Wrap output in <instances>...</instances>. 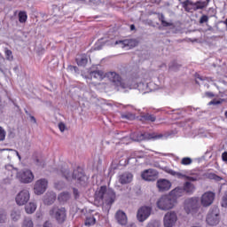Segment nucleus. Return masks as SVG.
I'll return each mask as SVG.
<instances>
[{
	"label": "nucleus",
	"instance_id": "obj_42",
	"mask_svg": "<svg viewBox=\"0 0 227 227\" xmlns=\"http://www.w3.org/2000/svg\"><path fill=\"white\" fill-rule=\"evenodd\" d=\"M54 200H56V195L53 193V194H51V200H49L48 199H44V202L47 205H52V203H54Z\"/></svg>",
	"mask_w": 227,
	"mask_h": 227
},
{
	"label": "nucleus",
	"instance_id": "obj_4",
	"mask_svg": "<svg viewBox=\"0 0 227 227\" xmlns=\"http://www.w3.org/2000/svg\"><path fill=\"white\" fill-rule=\"evenodd\" d=\"M168 175L172 176H176L179 180H188L189 182H198L201 180V176L198 173H194L191 170H182L180 172H176L171 168L166 170Z\"/></svg>",
	"mask_w": 227,
	"mask_h": 227
},
{
	"label": "nucleus",
	"instance_id": "obj_24",
	"mask_svg": "<svg viewBox=\"0 0 227 227\" xmlns=\"http://www.w3.org/2000/svg\"><path fill=\"white\" fill-rule=\"evenodd\" d=\"M116 221L119 223V224H121V226H125L127 224V215H125L122 211H117L116 215Z\"/></svg>",
	"mask_w": 227,
	"mask_h": 227
},
{
	"label": "nucleus",
	"instance_id": "obj_54",
	"mask_svg": "<svg viewBox=\"0 0 227 227\" xmlns=\"http://www.w3.org/2000/svg\"><path fill=\"white\" fill-rule=\"evenodd\" d=\"M36 165L37 166H42V167L44 166L43 161H40V160H38V159H36Z\"/></svg>",
	"mask_w": 227,
	"mask_h": 227
},
{
	"label": "nucleus",
	"instance_id": "obj_7",
	"mask_svg": "<svg viewBox=\"0 0 227 227\" xmlns=\"http://www.w3.org/2000/svg\"><path fill=\"white\" fill-rule=\"evenodd\" d=\"M185 214H196L200 210V199L198 197L188 198L184 202Z\"/></svg>",
	"mask_w": 227,
	"mask_h": 227
},
{
	"label": "nucleus",
	"instance_id": "obj_27",
	"mask_svg": "<svg viewBox=\"0 0 227 227\" xmlns=\"http://www.w3.org/2000/svg\"><path fill=\"white\" fill-rule=\"evenodd\" d=\"M70 198H71V196L68 192H61L58 196V200H59V203H62V204H65V203H67V201L70 200Z\"/></svg>",
	"mask_w": 227,
	"mask_h": 227
},
{
	"label": "nucleus",
	"instance_id": "obj_56",
	"mask_svg": "<svg viewBox=\"0 0 227 227\" xmlns=\"http://www.w3.org/2000/svg\"><path fill=\"white\" fill-rule=\"evenodd\" d=\"M130 30H131V31L136 30V26H135V25H130Z\"/></svg>",
	"mask_w": 227,
	"mask_h": 227
},
{
	"label": "nucleus",
	"instance_id": "obj_48",
	"mask_svg": "<svg viewBox=\"0 0 227 227\" xmlns=\"http://www.w3.org/2000/svg\"><path fill=\"white\" fill-rule=\"evenodd\" d=\"M221 104V100H212L208 103V106H219Z\"/></svg>",
	"mask_w": 227,
	"mask_h": 227
},
{
	"label": "nucleus",
	"instance_id": "obj_55",
	"mask_svg": "<svg viewBox=\"0 0 227 227\" xmlns=\"http://www.w3.org/2000/svg\"><path fill=\"white\" fill-rule=\"evenodd\" d=\"M14 152H15L17 157L19 158V160H21L22 157H20V154L19 153V151L14 150Z\"/></svg>",
	"mask_w": 227,
	"mask_h": 227
},
{
	"label": "nucleus",
	"instance_id": "obj_59",
	"mask_svg": "<svg viewBox=\"0 0 227 227\" xmlns=\"http://www.w3.org/2000/svg\"><path fill=\"white\" fill-rule=\"evenodd\" d=\"M25 113H26V114H27V116H29V114H29V112H27V110H26Z\"/></svg>",
	"mask_w": 227,
	"mask_h": 227
},
{
	"label": "nucleus",
	"instance_id": "obj_2",
	"mask_svg": "<svg viewBox=\"0 0 227 227\" xmlns=\"http://www.w3.org/2000/svg\"><path fill=\"white\" fill-rule=\"evenodd\" d=\"M62 175L67 182H74L80 185H85L88 181V177L84 175V172H82L81 168L74 169L72 173L70 172V169L64 168L62 170Z\"/></svg>",
	"mask_w": 227,
	"mask_h": 227
},
{
	"label": "nucleus",
	"instance_id": "obj_14",
	"mask_svg": "<svg viewBox=\"0 0 227 227\" xmlns=\"http://www.w3.org/2000/svg\"><path fill=\"white\" fill-rule=\"evenodd\" d=\"M141 176L145 182H155L159 177V172L153 168L145 169L142 172Z\"/></svg>",
	"mask_w": 227,
	"mask_h": 227
},
{
	"label": "nucleus",
	"instance_id": "obj_16",
	"mask_svg": "<svg viewBox=\"0 0 227 227\" xmlns=\"http://www.w3.org/2000/svg\"><path fill=\"white\" fill-rule=\"evenodd\" d=\"M152 215V207L144 206L140 207L137 211V217L140 223L146 221L147 218Z\"/></svg>",
	"mask_w": 227,
	"mask_h": 227
},
{
	"label": "nucleus",
	"instance_id": "obj_57",
	"mask_svg": "<svg viewBox=\"0 0 227 227\" xmlns=\"http://www.w3.org/2000/svg\"><path fill=\"white\" fill-rule=\"evenodd\" d=\"M207 31H212V32H214V27H212L208 26V27H207Z\"/></svg>",
	"mask_w": 227,
	"mask_h": 227
},
{
	"label": "nucleus",
	"instance_id": "obj_13",
	"mask_svg": "<svg viewBox=\"0 0 227 227\" xmlns=\"http://www.w3.org/2000/svg\"><path fill=\"white\" fill-rule=\"evenodd\" d=\"M206 221L209 226H216V224H219V209L214 208L210 210Z\"/></svg>",
	"mask_w": 227,
	"mask_h": 227
},
{
	"label": "nucleus",
	"instance_id": "obj_43",
	"mask_svg": "<svg viewBox=\"0 0 227 227\" xmlns=\"http://www.w3.org/2000/svg\"><path fill=\"white\" fill-rule=\"evenodd\" d=\"M146 227H160V223L157 221H152L146 225Z\"/></svg>",
	"mask_w": 227,
	"mask_h": 227
},
{
	"label": "nucleus",
	"instance_id": "obj_9",
	"mask_svg": "<svg viewBox=\"0 0 227 227\" xmlns=\"http://www.w3.org/2000/svg\"><path fill=\"white\" fill-rule=\"evenodd\" d=\"M50 215L54 217L59 224H62L64 221H67V209L65 207H54L50 210Z\"/></svg>",
	"mask_w": 227,
	"mask_h": 227
},
{
	"label": "nucleus",
	"instance_id": "obj_3",
	"mask_svg": "<svg viewBox=\"0 0 227 227\" xmlns=\"http://www.w3.org/2000/svg\"><path fill=\"white\" fill-rule=\"evenodd\" d=\"M96 198L101 200L106 206V208H111V205L116 200V193L112 189H107V186H101L99 191L96 192Z\"/></svg>",
	"mask_w": 227,
	"mask_h": 227
},
{
	"label": "nucleus",
	"instance_id": "obj_36",
	"mask_svg": "<svg viewBox=\"0 0 227 227\" xmlns=\"http://www.w3.org/2000/svg\"><path fill=\"white\" fill-rule=\"evenodd\" d=\"M22 227H34L33 220H31V218H25Z\"/></svg>",
	"mask_w": 227,
	"mask_h": 227
},
{
	"label": "nucleus",
	"instance_id": "obj_51",
	"mask_svg": "<svg viewBox=\"0 0 227 227\" xmlns=\"http://www.w3.org/2000/svg\"><path fill=\"white\" fill-rule=\"evenodd\" d=\"M222 159L223 162H227V152L223 153Z\"/></svg>",
	"mask_w": 227,
	"mask_h": 227
},
{
	"label": "nucleus",
	"instance_id": "obj_53",
	"mask_svg": "<svg viewBox=\"0 0 227 227\" xmlns=\"http://www.w3.org/2000/svg\"><path fill=\"white\" fill-rule=\"evenodd\" d=\"M28 116L30 118V121H32L33 123H36V118H35V116H33L31 114H29Z\"/></svg>",
	"mask_w": 227,
	"mask_h": 227
},
{
	"label": "nucleus",
	"instance_id": "obj_8",
	"mask_svg": "<svg viewBox=\"0 0 227 227\" xmlns=\"http://www.w3.org/2000/svg\"><path fill=\"white\" fill-rule=\"evenodd\" d=\"M156 205L160 210H171V208H175V205H176V203L168 194L161 196L158 200Z\"/></svg>",
	"mask_w": 227,
	"mask_h": 227
},
{
	"label": "nucleus",
	"instance_id": "obj_18",
	"mask_svg": "<svg viewBox=\"0 0 227 227\" xmlns=\"http://www.w3.org/2000/svg\"><path fill=\"white\" fill-rule=\"evenodd\" d=\"M127 90H138L140 93H148V83L139 82V83H130L127 85Z\"/></svg>",
	"mask_w": 227,
	"mask_h": 227
},
{
	"label": "nucleus",
	"instance_id": "obj_35",
	"mask_svg": "<svg viewBox=\"0 0 227 227\" xmlns=\"http://www.w3.org/2000/svg\"><path fill=\"white\" fill-rule=\"evenodd\" d=\"M114 45H120V47L121 49H125V47H127V45H129V40H120V41H116Z\"/></svg>",
	"mask_w": 227,
	"mask_h": 227
},
{
	"label": "nucleus",
	"instance_id": "obj_49",
	"mask_svg": "<svg viewBox=\"0 0 227 227\" xmlns=\"http://www.w3.org/2000/svg\"><path fill=\"white\" fill-rule=\"evenodd\" d=\"M59 129L60 132H65V129H67V126H65V123L60 122V123H59Z\"/></svg>",
	"mask_w": 227,
	"mask_h": 227
},
{
	"label": "nucleus",
	"instance_id": "obj_38",
	"mask_svg": "<svg viewBox=\"0 0 227 227\" xmlns=\"http://www.w3.org/2000/svg\"><path fill=\"white\" fill-rule=\"evenodd\" d=\"M180 67H182L181 65H178V63L176 62H171L168 66L169 70H174L176 71L178 70V68H180Z\"/></svg>",
	"mask_w": 227,
	"mask_h": 227
},
{
	"label": "nucleus",
	"instance_id": "obj_17",
	"mask_svg": "<svg viewBox=\"0 0 227 227\" xmlns=\"http://www.w3.org/2000/svg\"><path fill=\"white\" fill-rule=\"evenodd\" d=\"M30 194L29 191L22 190L16 196V203L21 207L22 205H26L27 201H29Z\"/></svg>",
	"mask_w": 227,
	"mask_h": 227
},
{
	"label": "nucleus",
	"instance_id": "obj_15",
	"mask_svg": "<svg viewBox=\"0 0 227 227\" xmlns=\"http://www.w3.org/2000/svg\"><path fill=\"white\" fill-rule=\"evenodd\" d=\"M215 200V192H206L200 197V203L202 207H210Z\"/></svg>",
	"mask_w": 227,
	"mask_h": 227
},
{
	"label": "nucleus",
	"instance_id": "obj_31",
	"mask_svg": "<svg viewBox=\"0 0 227 227\" xmlns=\"http://www.w3.org/2000/svg\"><path fill=\"white\" fill-rule=\"evenodd\" d=\"M8 221L6 212L3 209H0V224H4Z\"/></svg>",
	"mask_w": 227,
	"mask_h": 227
},
{
	"label": "nucleus",
	"instance_id": "obj_30",
	"mask_svg": "<svg viewBox=\"0 0 227 227\" xmlns=\"http://www.w3.org/2000/svg\"><path fill=\"white\" fill-rule=\"evenodd\" d=\"M97 223L95 216H88L85 219V226H93Z\"/></svg>",
	"mask_w": 227,
	"mask_h": 227
},
{
	"label": "nucleus",
	"instance_id": "obj_44",
	"mask_svg": "<svg viewBox=\"0 0 227 227\" xmlns=\"http://www.w3.org/2000/svg\"><path fill=\"white\" fill-rule=\"evenodd\" d=\"M222 207H223L224 208H226L227 207V192H225L222 198Z\"/></svg>",
	"mask_w": 227,
	"mask_h": 227
},
{
	"label": "nucleus",
	"instance_id": "obj_46",
	"mask_svg": "<svg viewBox=\"0 0 227 227\" xmlns=\"http://www.w3.org/2000/svg\"><path fill=\"white\" fill-rule=\"evenodd\" d=\"M73 194L74 196V200H79L81 193L79 192V190H77L76 188L73 189Z\"/></svg>",
	"mask_w": 227,
	"mask_h": 227
},
{
	"label": "nucleus",
	"instance_id": "obj_19",
	"mask_svg": "<svg viewBox=\"0 0 227 227\" xmlns=\"http://www.w3.org/2000/svg\"><path fill=\"white\" fill-rule=\"evenodd\" d=\"M185 193L184 189L180 186L176 187L172 191L169 192L168 195L174 200L176 203H177L178 198H182Z\"/></svg>",
	"mask_w": 227,
	"mask_h": 227
},
{
	"label": "nucleus",
	"instance_id": "obj_62",
	"mask_svg": "<svg viewBox=\"0 0 227 227\" xmlns=\"http://www.w3.org/2000/svg\"><path fill=\"white\" fill-rule=\"evenodd\" d=\"M225 114V118H227V111L225 112V114Z\"/></svg>",
	"mask_w": 227,
	"mask_h": 227
},
{
	"label": "nucleus",
	"instance_id": "obj_39",
	"mask_svg": "<svg viewBox=\"0 0 227 227\" xmlns=\"http://www.w3.org/2000/svg\"><path fill=\"white\" fill-rule=\"evenodd\" d=\"M122 120H134L135 116L131 113H126L121 114Z\"/></svg>",
	"mask_w": 227,
	"mask_h": 227
},
{
	"label": "nucleus",
	"instance_id": "obj_34",
	"mask_svg": "<svg viewBox=\"0 0 227 227\" xmlns=\"http://www.w3.org/2000/svg\"><path fill=\"white\" fill-rule=\"evenodd\" d=\"M19 20L21 23L26 22V20H27V14L26 13V12H20L19 13Z\"/></svg>",
	"mask_w": 227,
	"mask_h": 227
},
{
	"label": "nucleus",
	"instance_id": "obj_50",
	"mask_svg": "<svg viewBox=\"0 0 227 227\" xmlns=\"http://www.w3.org/2000/svg\"><path fill=\"white\" fill-rule=\"evenodd\" d=\"M161 23L163 26H169V23H168L166 20H164V15H161Z\"/></svg>",
	"mask_w": 227,
	"mask_h": 227
},
{
	"label": "nucleus",
	"instance_id": "obj_52",
	"mask_svg": "<svg viewBox=\"0 0 227 227\" xmlns=\"http://www.w3.org/2000/svg\"><path fill=\"white\" fill-rule=\"evenodd\" d=\"M205 95H206V97H208L209 98H213V97H215V95H214V93H212V92H206Z\"/></svg>",
	"mask_w": 227,
	"mask_h": 227
},
{
	"label": "nucleus",
	"instance_id": "obj_40",
	"mask_svg": "<svg viewBox=\"0 0 227 227\" xmlns=\"http://www.w3.org/2000/svg\"><path fill=\"white\" fill-rule=\"evenodd\" d=\"M6 138V130L3 129V127H0V141H4Z\"/></svg>",
	"mask_w": 227,
	"mask_h": 227
},
{
	"label": "nucleus",
	"instance_id": "obj_32",
	"mask_svg": "<svg viewBox=\"0 0 227 227\" xmlns=\"http://www.w3.org/2000/svg\"><path fill=\"white\" fill-rule=\"evenodd\" d=\"M11 217H12V221H19V219H20V211H19V210L12 211Z\"/></svg>",
	"mask_w": 227,
	"mask_h": 227
},
{
	"label": "nucleus",
	"instance_id": "obj_45",
	"mask_svg": "<svg viewBox=\"0 0 227 227\" xmlns=\"http://www.w3.org/2000/svg\"><path fill=\"white\" fill-rule=\"evenodd\" d=\"M200 24H205L207 22H208V16L207 15H202L200 19Z\"/></svg>",
	"mask_w": 227,
	"mask_h": 227
},
{
	"label": "nucleus",
	"instance_id": "obj_26",
	"mask_svg": "<svg viewBox=\"0 0 227 227\" xmlns=\"http://www.w3.org/2000/svg\"><path fill=\"white\" fill-rule=\"evenodd\" d=\"M155 120H157V117H155V115L150 114H144L140 115V117H139V121H143V122H145V121L153 122V121H155Z\"/></svg>",
	"mask_w": 227,
	"mask_h": 227
},
{
	"label": "nucleus",
	"instance_id": "obj_25",
	"mask_svg": "<svg viewBox=\"0 0 227 227\" xmlns=\"http://www.w3.org/2000/svg\"><path fill=\"white\" fill-rule=\"evenodd\" d=\"M78 67H86L88 65V55L82 54L79 55L75 59Z\"/></svg>",
	"mask_w": 227,
	"mask_h": 227
},
{
	"label": "nucleus",
	"instance_id": "obj_23",
	"mask_svg": "<svg viewBox=\"0 0 227 227\" xmlns=\"http://www.w3.org/2000/svg\"><path fill=\"white\" fill-rule=\"evenodd\" d=\"M133 176L131 173H124L119 176V182L122 185H125L126 184H130L132 182Z\"/></svg>",
	"mask_w": 227,
	"mask_h": 227
},
{
	"label": "nucleus",
	"instance_id": "obj_10",
	"mask_svg": "<svg viewBox=\"0 0 227 227\" xmlns=\"http://www.w3.org/2000/svg\"><path fill=\"white\" fill-rule=\"evenodd\" d=\"M106 77L114 84V86L120 87L122 90H127L129 83L121 81V76L116 74V72H108L106 74Z\"/></svg>",
	"mask_w": 227,
	"mask_h": 227
},
{
	"label": "nucleus",
	"instance_id": "obj_33",
	"mask_svg": "<svg viewBox=\"0 0 227 227\" xmlns=\"http://www.w3.org/2000/svg\"><path fill=\"white\" fill-rule=\"evenodd\" d=\"M181 164L183 166H191V164H192V159L190 157H184L181 160Z\"/></svg>",
	"mask_w": 227,
	"mask_h": 227
},
{
	"label": "nucleus",
	"instance_id": "obj_37",
	"mask_svg": "<svg viewBox=\"0 0 227 227\" xmlns=\"http://www.w3.org/2000/svg\"><path fill=\"white\" fill-rule=\"evenodd\" d=\"M5 57L8 61H13V52L11 50L5 49Z\"/></svg>",
	"mask_w": 227,
	"mask_h": 227
},
{
	"label": "nucleus",
	"instance_id": "obj_41",
	"mask_svg": "<svg viewBox=\"0 0 227 227\" xmlns=\"http://www.w3.org/2000/svg\"><path fill=\"white\" fill-rule=\"evenodd\" d=\"M131 142H132L131 137H122V138L121 139V143L122 145H129V144L131 143Z\"/></svg>",
	"mask_w": 227,
	"mask_h": 227
},
{
	"label": "nucleus",
	"instance_id": "obj_11",
	"mask_svg": "<svg viewBox=\"0 0 227 227\" xmlns=\"http://www.w3.org/2000/svg\"><path fill=\"white\" fill-rule=\"evenodd\" d=\"M178 221V215L175 211L167 212L163 217V225L165 227H173Z\"/></svg>",
	"mask_w": 227,
	"mask_h": 227
},
{
	"label": "nucleus",
	"instance_id": "obj_47",
	"mask_svg": "<svg viewBox=\"0 0 227 227\" xmlns=\"http://www.w3.org/2000/svg\"><path fill=\"white\" fill-rule=\"evenodd\" d=\"M67 70L69 72H77V70H79V69L77 68V67L70 65V66L67 67Z\"/></svg>",
	"mask_w": 227,
	"mask_h": 227
},
{
	"label": "nucleus",
	"instance_id": "obj_22",
	"mask_svg": "<svg viewBox=\"0 0 227 227\" xmlns=\"http://www.w3.org/2000/svg\"><path fill=\"white\" fill-rule=\"evenodd\" d=\"M90 79H95L96 81H103L105 77H106L104 71L95 70L90 73Z\"/></svg>",
	"mask_w": 227,
	"mask_h": 227
},
{
	"label": "nucleus",
	"instance_id": "obj_5",
	"mask_svg": "<svg viewBox=\"0 0 227 227\" xmlns=\"http://www.w3.org/2000/svg\"><path fill=\"white\" fill-rule=\"evenodd\" d=\"M180 4H182L184 12H187V13H192L193 12H198V10H203V8H207L208 6V0L207 1H197L192 2V0H186L184 2H182V0H179Z\"/></svg>",
	"mask_w": 227,
	"mask_h": 227
},
{
	"label": "nucleus",
	"instance_id": "obj_61",
	"mask_svg": "<svg viewBox=\"0 0 227 227\" xmlns=\"http://www.w3.org/2000/svg\"><path fill=\"white\" fill-rule=\"evenodd\" d=\"M130 161V158L127 159V164H129V162Z\"/></svg>",
	"mask_w": 227,
	"mask_h": 227
},
{
	"label": "nucleus",
	"instance_id": "obj_12",
	"mask_svg": "<svg viewBox=\"0 0 227 227\" xmlns=\"http://www.w3.org/2000/svg\"><path fill=\"white\" fill-rule=\"evenodd\" d=\"M48 185H49V181H47V179L42 178L37 180L34 185L35 194H37V196L43 194V192L47 191Z\"/></svg>",
	"mask_w": 227,
	"mask_h": 227
},
{
	"label": "nucleus",
	"instance_id": "obj_58",
	"mask_svg": "<svg viewBox=\"0 0 227 227\" xmlns=\"http://www.w3.org/2000/svg\"><path fill=\"white\" fill-rule=\"evenodd\" d=\"M55 187H56L57 189H61V187L58 186V184H55Z\"/></svg>",
	"mask_w": 227,
	"mask_h": 227
},
{
	"label": "nucleus",
	"instance_id": "obj_20",
	"mask_svg": "<svg viewBox=\"0 0 227 227\" xmlns=\"http://www.w3.org/2000/svg\"><path fill=\"white\" fill-rule=\"evenodd\" d=\"M159 191H169L171 189V182L168 179H160L157 181Z\"/></svg>",
	"mask_w": 227,
	"mask_h": 227
},
{
	"label": "nucleus",
	"instance_id": "obj_60",
	"mask_svg": "<svg viewBox=\"0 0 227 227\" xmlns=\"http://www.w3.org/2000/svg\"><path fill=\"white\" fill-rule=\"evenodd\" d=\"M198 79H200V81H203V77L201 76H198Z\"/></svg>",
	"mask_w": 227,
	"mask_h": 227
},
{
	"label": "nucleus",
	"instance_id": "obj_1",
	"mask_svg": "<svg viewBox=\"0 0 227 227\" xmlns=\"http://www.w3.org/2000/svg\"><path fill=\"white\" fill-rule=\"evenodd\" d=\"M5 169L8 171L10 176L16 175V177L21 184H31V182L35 180V175H33V172L29 169H23L19 172V169L13 168L12 165H6Z\"/></svg>",
	"mask_w": 227,
	"mask_h": 227
},
{
	"label": "nucleus",
	"instance_id": "obj_6",
	"mask_svg": "<svg viewBox=\"0 0 227 227\" xmlns=\"http://www.w3.org/2000/svg\"><path fill=\"white\" fill-rule=\"evenodd\" d=\"M131 141L141 142V141H150V139L157 140L162 139L164 135L157 133H133L130 135Z\"/></svg>",
	"mask_w": 227,
	"mask_h": 227
},
{
	"label": "nucleus",
	"instance_id": "obj_28",
	"mask_svg": "<svg viewBox=\"0 0 227 227\" xmlns=\"http://www.w3.org/2000/svg\"><path fill=\"white\" fill-rule=\"evenodd\" d=\"M25 210H26L27 214H34L36 210V204L34 202L28 203L25 207Z\"/></svg>",
	"mask_w": 227,
	"mask_h": 227
},
{
	"label": "nucleus",
	"instance_id": "obj_29",
	"mask_svg": "<svg viewBox=\"0 0 227 227\" xmlns=\"http://www.w3.org/2000/svg\"><path fill=\"white\" fill-rule=\"evenodd\" d=\"M205 176H206V178H208L209 180H215L216 182H221V180H223V177H221L212 172L206 173Z\"/></svg>",
	"mask_w": 227,
	"mask_h": 227
},
{
	"label": "nucleus",
	"instance_id": "obj_21",
	"mask_svg": "<svg viewBox=\"0 0 227 227\" xmlns=\"http://www.w3.org/2000/svg\"><path fill=\"white\" fill-rule=\"evenodd\" d=\"M184 194H192L196 191V186L190 181H186L182 187Z\"/></svg>",
	"mask_w": 227,
	"mask_h": 227
}]
</instances>
